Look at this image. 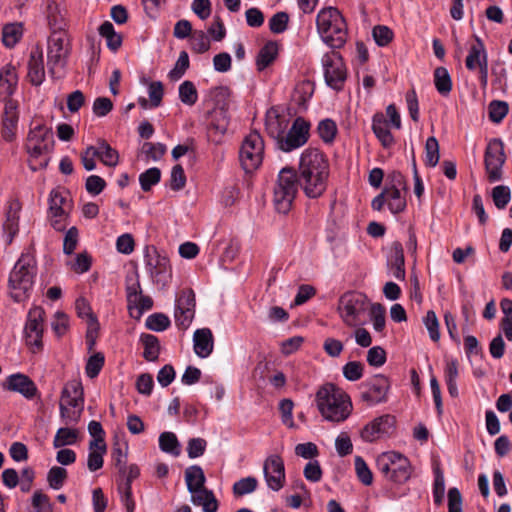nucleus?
Returning a JSON list of instances; mask_svg holds the SVG:
<instances>
[{
    "label": "nucleus",
    "instance_id": "1",
    "mask_svg": "<svg viewBox=\"0 0 512 512\" xmlns=\"http://www.w3.org/2000/svg\"><path fill=\"white\" fill-rule=\"evenodd\" d=\"M329 164L318 149H306L299 162L298 181L304 194L311 199L319 198L327 188Z\"/></svg>",
    "mask_w": 512,
    "mask_h": 512
},
{
    "label": "nucleus",
    "instance_id": "2",
    "mask_svg": "<svg viewBox=\"0 0 512 512\" xmlns=\"http://www.w3.org/2000/svg\"><path fill=\"white\" fill-rule=\"evenodd\" d=\"M317 408L325 420L343 422L352 412L349 395L333 383L322 385L315 396Z\"/></svg>",
    "mask_w": 512,
    "mask_h": 512
},
{
    "label": "nucleus",
    "instance_id": "3",
    "mask_svg": "<svg viewBox=\"0 0 512 512\" xmlns=\"http://www.w3.org/2000/svg\"><path fill=\"white\" fill-rule=\"evenodd\" d=\"M36 274L35 257L30 253H23L10 272L8 280L10 295L16 302L23 301L28 297Z\"/></svg>",
    "mask_w": 512,
    "mask_h": 512
},
{
    "label": "nucleus",
    "instance_id": "4",
    "mask_svg": "<svg viewBox=\"0 0 512 512\" xmlns=\"http://www.w3.org/2000/svg\"><path fill=\"white\" fill-rule=\"evenodd\" d=\"M318 33L322 40L332 49H339L347 39V25L338 9H322L316 18Z\"/></svg>",
    "mask_w": 512,
    "mask_h": 512
},
{
    "label": "nucleus",
    "instance_id": "5",
    "mask_svg": "<svg viewBox=\"0 0 512 512\" xmlns=\"http://www.w3.org/2000/svg\"><path fill=\"white\" fill-rule=\"evenodd\" d=\"M54 145L53 133L44 124L31 128L26 139L25 149L30 156L29 167L32 171L43 169L48 165V159H40L51 152Z\"/></svg>",
    "mask_w": 512,
    "mask_h": 512
},
{
    "label": "nucleus",
    "instance_id": "6",
    "mask_svg": "<svg viewBox=\"0 0 512 512\" xmlns=\"http://www.w3.org/2000/svg\"><path fill=\"white\" fill-rule=\"evenodd\" d=\"M300 187L298 174L294 168H282L274 187V205L279 213L286 214L290 211L294 199Z\"/></svg>",
    "mask_w": 512,
    "mask_h": 512
},
{
    "label": "nucleus",
    "instance_id": "7",
    "mask_svg": "<svg viewBox=\"0 0 512 512\" xmlns=\"http://www.w3.org/2000/svg\"><path fill=\"white\" fill-rule=\"evenodd\" d=\"M69 53L70 44L66 31L51 32L48 38L47 65L53 77L65 68Z\"/></svg>",
    "mask_w": 512,
    "mask_h": 512
},
{
    "label": "nucleus",
    "instance_id": "8",
    "mask_svg": "<svg viewBox=\"0 0 512 512\" xmlns=\"http://www.w3.org/2000/svg\"><path fill=\"white\" fill-rule=\"evenodd\" d=\"M145 267L153 283L165 289L171 279V266L168 257L161 255L155 246L144 249Z\"/></svg>",
    "mask_w": 512,
    "mask_h": 512
},
{
    "label": "nucleus",
    "instance_id": "9",
    "mask_svg": "<svg viewBox=\"0 0 512 512\" xmlns=\"http://www.w3.org/2000/svg\"><path fill=\"white\" fill-rule=\"evenodd\" d=\"M369 304L368 297L361 292H347L338 302V311L343 322L349 327H355L359 316L364 313Z\"/></svg>",
    "mask_w": 512,
    "mask_h": 512
},
{
    "label": "nucleus",
    "instance_id": "10",
    "mask_svg": "<svg viewBox=\"0 0 512 512\" xmlns=\"http://www.w3.org/2000/svg\"><path fill=\"white\" fill-rule=\"evenodd\" d=\"M264 154V142L259 133H250L243 141L239 159L243 170L252 173L259 168Z\"/></svg>",
    "mask_w": 512,
    "mask_h": 512
},
{
    "label": "nucleus",
    "instance_id": "11",
    "mask_svg": "<svg viewBox=\"0 0 512 512\" xmlns=\"http://www.w3.org/2000/svg\"><path fill=\"white\" fill-rule=\"evenodd\" d=\"M506 161L504 144L498 138L491 139L485 149L484 164L488 181L493 183L503 177L502 168Z\"/></svg>",
    "mask_w": 512,
    "mask_h": 512
},
{
    "label": "nucleus",
    "instance_id": "12",
    "mask_svg": "<svg viewBox=\"0 0 512 512\" xmlns=\"http://www.w3.org/2000/svg\"><path fill=\"white\" fill-rule=\"evenodd\" d=\"M309 131L310 123L303 117H297L290 129L279 138L276 147L283 152H291L307 143Z\"/></svg>",
    "mask_w": 512,
    "mask_h": 512
},
{
    "label": "nucleus",
    "instance_id": "13",
    "mask_svg": "<svg viewBox=\"0 0 512 512\" xmlns=\"http://www.w3.org/2000/svg\"><path fill=\"white\" fill-rule=\"evenodd\" d=\"M3 104L1 114V137L6 142H13L17 138L20 117V104L14 98L0 99Z\"/></svg>",
    "mask_w": 512,
    "mask_h": 512
},
{
    "label": "nucleus",
    "instance_id": "14",
    "mask_svg": "<svg viewBox=\"0 0 512 512\" xmlns=\"http://www.w3.org/2000/svg\"><path fill=\"white\" fill-rule=\"evenodd\" d=\"M45 312L41 307H34L28 313L25 325V341L33 353L39 352L43 347V321Z\"/></svg>",
    "mask_w": 512,
    "mask_h": 512
},
{
    "label": "nucleus",
    "instance_id": "15",
    "mask_svg": "<svg viewBox=\"0 0 512 512\" xmlns=\"http://www.w3.org/2000/svg\"><path fill=\"white\" fill-rule=\"evenodd\" d=\"M326 84L334 90H341L346 80V69L337 52L325 54L322 58Z\"/></svg>",
    "mask_w": 512,
    "mask_h": 512
},
{
    "label": "nucleus",
    "instance_id": "16",
    "mask_svg": "<svg viewBox=\"0 0 512 512\" xmlns=\"http://www.w3.org/2000/svg\"><path fill=\"white\" fill-rule=\"evenodd\" d=\"M195 293L191 288L183 289L176 296L174 318L176 325L181 329H187L195 315Z\"/></svg>",
    "mask_w": 512,
    "mask_h": 512
},
{
    "label": "nucleus",
    "instance_id": "17",
    "mask_svg": "<svg viewBox=\"0 0 512 512\" xmlns=\"http://www.w3.org/2000/svg\"><path fill=\"white\" fill-rule=\"evenodd\" d=\"M361 400L368 405H376L387 401V393L390 389L389 379L377 374L362 384Z\"/></svg>",
    "mask_w": 512,
    "mask_h": 512
},
{
    "label": "nucleus",
    "instance_id": "18",
    "mask_svg": "<svg viewBox=\"0 0 512 512\" xmlns=\"http://www.w3.org/2000/svg\"><path fill=\"white\" fill-rule=\"evenodd\" d=\"M395 426L396 418L393 415L384 414L366 424L360 436L363 441L371 443L383 436L391 435L395 431Z\"/></svg>",
    "mask_w": 512,
    "mask_h": 512
},
{
    "label": "nucleus",
    "instance_id": "19",
    "mask_svg": "<svg viewBox=\"0 0 512 512\" xmlns=\"http://www.w3.org/2000/svg\"><path fill=\"white\" fill-rule=\"evenodd\" d=\"M265 480L269 488L279 491L285 482L284 462L279 455H270L263 466Z\"/></svg>",
    "mask_w": 512,
    "mask_h": 512
},
{
    "label": "nucleus",
    "instance_id": "20",
    "mask_svg": "<svg viewBox=\"0 0 512 512\" xmlns=\"http://www.w3.org/2000/svg\"><path fill=\"white\" fill-rule=\"evenodd\" d=\"M3 388L20 393L26 399L34 398L38 393L35 383L25 374L15 373L8 376L3 383Z\"/></svg>",
    "mask_w": 512,
    "mask_h": 512
},
{
    "label": "nucleus",
    "instance_id": "21",
    "mask_svg": "<svg viewBox=\"0 0 512 512\" xmlns=\"http://www.w3.org/2000/svg\"><path fill=\"white\" fill-rule=\"evenodd\" d=\"M27 67V78L29 82L34 86L41 85L45 80V68L43 53L39 47H35L31 50Z\"/></svg>",
    "mask_w": 512,
    "mask_h": 512
},
{
    "label": "nucleus",
    "instance_id": "22",
    "mask_svg": "<svg viewBox=\"0 0 512 512\" xmlns=\"http://www.w3.org/2000/svg\"><path fill=\"white\" fill-rule=\"evenodd\" d=\"M387 266L395 279L399 281L405 280L406 271L404 251L402 244L398 241L392 243L390 254L387 258Z\"/></svg>",
    "mask_w": 512,
    "mask_h": 512
},
{
    "label": "nucleus",
    "instance_id": "23",
    "mask_svg": "<svg viewBox=\"0 0 512 512\" xmlns=\"http://www.w3.org/2000/svg\"><path fill=\"white\" fill-rule=\"evenodd\" d=\"M21 209L18 201H12L6 211V219L3 223V232L6 236V243L11 244L14 236L19 230V211Z\"/></svg>",
    "mask_w": 512,
    "mask_h": 512
},
{
    "label": "nucleus",
    "instance_id": "24",
    "mask_svg": "<svg viewBox=\"0 0 512 512\" xmlns=\"http://www.w3.org/2000/svg\"><path fill=\"white\" fill-rule=\"evenodd\" d=\"M475 42L470 46L465 60V66L469 71H475L482 63L488 62L485 45L481 38L474 35Z\"/></svg>",
    "mask_w": 512,
    "mask_h": 512
},
{
    "label": "nucleus",
    "instance_id": "25",
    "mask_svg": "<svg viewBox=\"0 0 512 512\" xmlns=\"http://www.w3.org/2000/svg\"><path fill=\"white\" fill-rule=\"evenodd\" d=\"M194 351L201 358L208 357L213 351V335L209 328L197 329L193 335Z\"/></svg>",
    "mask_w": 512,
    "mask_h": 512
},
{
    "label": "nucleus",
    "instance_id": "26",
    "mask_svg": "<svg viewBox=\"0 0 512 512\" xmlns=\"http://www.w3.org/2000/svg\"><path fill=\"white\" fill-rule=\"evenodd\" d=\"M393 462L389 480L399 484L406 482L411 476V465L408 458L396 452Z\"/></svg>",
    "mask_w": 512,
    "mask_h": 512
},
{
    "label": "nucleus",
    "instance_id": "27",
    "mask_svg": "<svg viewBox=\"0 0 512 512\" xmlns=\"http://www.w3.org/2000/svg\"><path fill=\"white\" fill-rule=\"evenodd\" d=\"M372 130L383 147L389 148L394 143V137L388 129V122L382 113H376L372 119Z\"/></svg>",
    "mask_w": 512,
    "mask_h": 512
},
{
    "label": "nucleus",
    "instance_id": "28",
    "mask_svg": "<svg viewBox=\"0 0 512 512\" xmlns=\"http://www.w3.org/2000/svg\"><path fill=\"white\" fill-rule=\"evenodd\" d=\"M191 494L192 503L201 506L204 512H217L219 503L212 490L205 487Z\"/></svg>",
    "mask_w": 512,
    "mask_h": 512
},
{
    "label": "nucleus",
    "instance_id": "29",
    "mask_svg": "<svg viewBox=\"0 0 512 512\" xmlns=\"http://www.w3.org/2000/svg\"><path fill=\"white\" fill-rule=\"evenodd\" d=\"M185 482L190 493H195L205 488L206 477L203 469L199 465H192L186 468Z\"/></svg>",
    "mask_w": 512,
    "mask_h": 512
},
{
    "label": "nucleus",
    "instance_id": "30",
    "mask_svg": "<svg viewBox=\"0 0 512 512\" xmlns=\"http://www.w3.org/2000/svg\"><path fill=\"white\" fill-rule=\"evenodd\" d=\"M46 13L51 32L65 31V11H63L55 1L48 3Z\"/></svg>",
    "mask_w": 512,
    "mask_h": 512
},
{
    "label": "nucleus",
    "instance_id": "31",
    "mask_svg": "<svg viewBox=\"0 0 512 512\" xmlns=\"http://www.w3.org/2000/svg\"><path fill=\"white\" fill-rule=\"evenodd\" d=\"M278 54V45L274 41L267 42L259 51L256 58L258 71H263L276 59Z\"/></svg>",
    "mask_w": 512,
    "mask_h": 512
},
{
    "label": "nucleus",
    "instance_id": "32",
    "mask_svg": "<svg viewBox=\"0 0 512 512\" xmlns=\"http://www.w3.org/2000/svg\"><path fill=\"white\" fill-rule=\"evenodd\" d=\"M231 91L226 86H218L210 90V97L213 101L217 114L228 112L230 106Z\"/></svg>",
    "mask_w": 512,
    "mask_h": 512
},
{
    "label": "nucleus",
    "instance_id": "33",
    "mask_svg": "<svg viewBox=\"0 0 512 512\" xmlns=\"http://www.w3.org/2000/svg\"><path fill=\"white\" fill-rule=\"evenodd\" d=\"M288 120L280 115L268 116L266 120V132L277 144L279 138L287 131Z\"/></svg>",
    "mask_w": 512,
    "mask_h": 512
},
{
    "label": "nucleus",
    "instance_id": "34",
    "mask_svg": "<svg viewBox=\"0 0 512 512\" xmlns=\"http://www.w3.org/2000/svg\"><path fill=\"white\" fill-rule=\"evenodd\" d=\"M140 341L144 346L143 357L145 360L154 362L158 359L160 353V343L156 336L143 333Z\"/></svg>",
    "mask_w": 512,
    "mask_h": 512
},
{
    "label": "nucleus",
    "instance_id": "35",
    "mask_svg": "<svg viewBox=\"0 0 512 512\" xmlns=\"http://www.w3.org/2000/svg\"><path fill=\"white\" fill-rule=\"evenodd\" d=\"M96 149L98 150L97 158H99L104 165L115 167L118 164L119 154L117 150L112 148L105 140H99Z\"/></svg>",
    "mask_w": 512,
    "mask_h": 512
},
{
    "label": "nucleus",
    "instance_id": "36",
    "mask_svg": "<svg viewBox=\"0 0 512 512\" xmlns=\"http://www.w3.org/2000/svg\"><path fill=\"white\" fill-rule=\"evenodd\" d=\"M22 34L23 27L21 23L7 24L3 27L2 42L6 47L12 48L19 42Z\"/></svg>",
    "mask_w": 512,
    "mask_h": 512
},
{
    "label": "nucleus",
    "instance_id": "37",
    "mask_svg": "<svg viewBox=\"0 0 512 512\" xmlns=\"http://www.w3.org/2000/svg\"><path fill=\"white\" fill-rule=\"evenodd\" d=\"M180 442L177 436L173 432H163L159 436V448L168 454L173 456H179L181 453Z\"/></svg>",
    "mask_w": 512,
    "mask_h": 512
},
{
    "label": "nucleus",
    "instance_id": "38",
    "mask_svg": "<svg viewBox=\"0 0 512 512\" xmlns=\"http://www.w3.org/2000/svg\"><path fill=\"white\" fill-rule=\"evenodd\" d=\"M434 84L437 91L443 96H446L451 92L452 80L445 67H437L434 70Z\"/></svg>",
    "mask_w": 512,
    "mask_h": 512
},
{
    "label": "nucleus",
    "instance_id": "39",
    "mask_svg": "<svg viewBox=\"0 0 512 512\" xmlns=\"http://www.w3.org/2000/svg\"><path fill=\"white\" fill-rule=\"evenodd\" d=\"M66 196L59 190H52L49 198V212L53 217L65 215Z\"/></svg>",
    "mask_w": 512,
    "mask_h": 512
},
{
    "label": "nucleus",
    "instance_id": "40",
    "mask_svg": "<svg viewBox=\"0 0 512 512\" xmlns=\"http://www.w3.org/2000/svg\"><path fill=\"white\" fill-rule=\"evenodd\" d=\"M179 98L188 106H193L198 99V92L193 82L186 80L179 86Z\"/></svg>",
    "mask_w": 512,
    "mask_h": 512
},
{
    "label": "nucleus",
    "instance_id": "41",
    "mask_svg": "<svg viewBox=\"0 0 512 512\" xmlns=\"http://www.w3.org/2000/svg\"><path fill=\"white\" fill-rule=\"evenodd\" d=\"M440 159L438 140L431 136L425 144V164L429 167H435Z\"/></svg>",
    "mask_w": 512,
    "mask_h": 512
},
{
    "label": "nucleus",
    "instance_id": "42",
    "mask_svg": "<svg viewBox=\"0 0 512 512\" xmlns=\"http://www.w3.org/2000/svg\"><path fill=\"white\" fill-rule=\"evenodd\" d=\"M160 180L161 171L157 167L149 168L139 176L140 186L144 192L150 191L151 187L159 183Z\"/></svg>",
    "mask_w": 512,
    "mask_h": 512
},
{
    "label": "nucleus",
    "instance_id": "43",
    "mask_svg": "<svg viewBox=\"0 0 512 512\" xmlns=\"http://www.w3.org/2000/svg\"><path fill=\"white\" fill-rule=\"evenodd\" d=\"M77 439V430L71 428H60L56 432V435L53 440V446L55 448H60L66 445H72L76 442Z\"/></svg>",
    "mask_w": 512,
    "mask_h": 512
},
{
    "label": "nucleus",
    "instance_id": "44",
    "mask_svg": "<svg viewBox=\"0 0 512 512\" xmlns=\"http://www.w3.org/2000/svg\"><path fill=\"white\" fill-rule=\"evenodd\" d=\"M171 322L167 315L163 313H154L147 317L146 319V327L149 330L155 332H162L166 330L170 326Z\"/></svg>",
    "mask_w": 512,
    "mask_h": 512
},
{
    "label": "nucleus",
    "instance_id": "45",
    "mask_svg": "<svg viewBox=\"0 0 512 512\" xmlns=\"http://www.w3.org/2000/svg\"><path fill=\"white\" fill-rule=\"evenodd\" d=\"M67 479V470L63 467L53 466L47 474V482L54 490H59L63 487Z\"/></svg>",
    "mask_w": 512,
    "mask_h": 512
},
{
    "label": "nucleus",
    "instance_id": "46",
    "mask_svg": "<svg viewBox=\"0 0 512 512\" xmlns=\"http://www.w3.org/2000/svg\"><path fill=\"white\" fill-rule=\"evenodd\" d=\"M105 357L101 352H96L90 356L85 366L86 375L93 379L97 377L104 366Z\"/></svg>",
    "mask_w": 512,
    "mask_h": 512
},
{
    "label": "nucleus",
    "instance_id": "47",
    "mask_svg": "<svg viewBox=\"0 0 512 512\" xmlns=\"http://www.w3.org/2000/svg\"><path fill=\"white\" fill-rule=\"evenodd\" d=\"M212 120L209 124L210 131H214L219 135L225 134L229 126V115L227 111L223 114H217L216 109L211 113Z\"/></svg>",
    "mask_w": 512,
    "mask_h": 512
},
{
    "label": "nucleus",
    "instance_id": "48",
    "mask_svg": "<svg viewBox=\"0 0 512 512\" xmlns=\"http://www.w3.org/2000/svg\"><path fill=\"white\" fill-rule=\"evenodd\" d=\"M386 195L388 208L393 214H398L405 210L406 200L401 196V190H389Z\"/></svg>",
    "mask_w": 512,
    "mask_h": 512
},
{
    "label": "nucleus",
    "instance_id": "49",
    "mask_svg": "<svg viewBox=\"0 0 512 512\" xmlns=\"http://www.w3.org/2000/svg\"><path fill=\"white\" fill-rule=\"evenodd\" d=\"M492 199L498 209H504L511 200V190L508 186L498 185L492 189Z\"/></svg>",
    "mask_w": 512,
    "mask_h": 512
},
{
    "label": "nucleus",
    "instance_id": "50",
    "mask_svg": "<svg viewBox=\"0 0 512 512\" xmlns=\"http://www.w3.org/2000/svg\"><path fill=\"white\" fill-rule=\"evenodd\" d=\"M434 485H433V497L435 504H441L445 494V479L443 472L439 465L434 468Z\"/></svg>",
    "mask_w": 512,
    "mask_h": 512
},
{
    "label": "nucleus",
    "instance_id": "51",
    "mask_svg": "<svg viewBox=\"0 0 512 512\" xmlns=\"http://www.w3.org/2000/svg\"><path fill=\"white\" fill-rule=\"evenodd\" d=\"M318 134L320 138L325 143H331L337 133L336 123L331 119H324L319 122L317 127Z\"/></svg>",
    "mask_w": 512,
    "mask_h": 512
},
{
    "label": "nucleus",
    "instance_id": "52",
    "mask_svg": "<svg viewBox=\"0 0 512 512\" xmlns=\"http://www.w3.org/2000/svg\"><path fill=\"white\" fill-rule=\"evenodd\" d=\"M489 118L494 123H500L507 115L509 106L507 102L500 100H493L489 104Z\"/></svg>",
    "mask_w": 512,
    "mask_h": 512
},
{
    "label": "nucleus",
    "instance_id": "53",
    "mask_svg": "<svg viewBox=\"0 0 512 512\" xmlns=\"http://www.w3.org/2000/svg\"><path fill=\"white\" fill-rule=\"evenodd\" d=\"M289 15L284 11L275 13L269 20V29L272 33L281 34L286 31Z\"/></svg>",
    "mask_w": 512,
    "mask_h": 512
},
{
    "label": "nucleus",
    "instance_id": "54",
    "mask_svg": "<svg viewBox=\"0 0 512 512\" xmlns=\"http://www.w3.org/2000/svg\"><path fill=\"white\" fill-rule=\"evenodd\" d=\"M370 318L376 331L381 332L385 327V308L380 303L370 305Z\"/></svg>",
    "mask_w": 512,
    "mask_h": 512
},
{
    "label": "nucleus",
    "instance_id": "55",
    "mask_svg": "<svg viewBox=\"0 0 512 512\" xmlns=\"http://www.w3.org/2000/svg\"><path fill=\"white\" fill-rule=\"evenodd\" d=\"M189 56L186 51H181L174 68L169 72L171 80H179L189 68Z\"/></svg>",
    "mask_w": 512,
    "mask_h": 512
},
{
    "label": "nucleus",
    "instance_id": "56",
    "mask_svg": "<svg viewBox=\"0 0 512 512\" xmlns=\"http://www.w3.org/2000/svg\"><path fill=\"white\" fill-rule=\"evenodd\" d=\"M257 479L254 477L242 478L233 485V493L236 496H243L252 493L257 488Z\"/></svg>",
    "mask_w": 512,
    "mask_h": 512
},
{
    "label": "nucleus",
    "instance_id": "57",
    "mask_svg": "<svg viewBox=\"0 0 512 512\" xmlns=\"http://www.w3.org/2000/svg\"><path fill=\"white\" fill-rule=\"evenodd\" d=\"M372 35L380 47L388 45L393 39V31L385 25H376L372 30Z\"/></svg>",
    "mask_w": 512,
    "mask_h": 512
},
{
    "label": "nucleus",
    "instance_id": "58",
    "mask_svg": "<svg viewBox=\"0 0 512 512\" xmlns=\"http://www.w3.org/2000/svg\"><path fill=\"white\" fill-rule=\"evenodd\" d=\"M191 49L196 53H205L210 48V41L201 30H196L191 37Z\"/></svg>",
    "mask_w": 512,
    "mask_h": 512
},
{
    "label": "nucleus",
    "instance_id": "59",
    "mask_svg": "<svg viewBox=\"0 0 512 512\" xmlns=\"http://www.w3.org/2000/svg\"><path fill=\"white\" fill-rule=\"evenodd\" d=\"M385 190H404L407 191V183L404 175L399 171H392L386 177Z\"/></svg>",
    "mask_w": 512,
    "mask_h": 512
},
{
    "label": "nucleus",
    "instance_id": "60",
    "mask_svg": "<svg viewBox=\"0 0 512 512\" xmlns=\"http://www.w3.org/2000/svg\"><path fill=\"white\" fill-rule=\"evenodd\" d=\"M355 470L357 477L364 485L368 486L372 484V472L361 456L355 457Z\"/></svg>",
    "mask_w": 512,
    "mask_h": 512
},
{
    "label": "nucleus",
    "instance_id": "61",
    "mask_svg": "<svg viewBox=\"0 0 512 512\" xmlns=\"http://www.w3.org/2000/svg\"><path fill=\"white\" fill-rule=\"evenodd\" d=\"M424 325L426 326L432 341L437 342L440 339L439 321L436 313L429 310L424 317Z\"/></svg>",
    "mask_w": 512,
    "mask_h": 512
},
{
    "label": "nucleus",
    "instance_id": "62",
    "mask_svg": "<svg viewBox=\"0 0 512 512\" xmlns=\"http://www.w3.org/2000/svg\"><path fill=\"white\" fill-rule=\"evenodd\" d=\"M142 151L148 158L158 161L165 155L167 147L163 143L145 142L142 146Z\"/></svg>",
    "mask_w": 512,
    "mask_h": 512
},
{
    "label": "nucleus",
    "instance_id": "63",
    "mask_svg": "<svg viewBox=\"0 0 512 512\" xmlns=\"http://www.w3.org/2000/svg\"><path fill=\"white\" fill-rule=\"evenodd\" d=\"M207 447V441L203 438H191L188 440L187 443V454L188 457L191 459L198 458L202 456Z\"/></svg>",
    "mask_w": 512,
    "mask_h": 512
},
{
    "label": "nucleus",
    "instance_id": "64",
    "mask_svg": "<svg viewBox=\"0 0 512 512\" xmlns=\"http://www.w3.org/2000/svg\"><path fill=\"white\" fill-rule=\"evenodd\" d=\"M364 366L359 361H350L343 366V375L349 381H357L363 376Z\"/></svg>",
    "mask_w": 512,
    "mask_h": 512
}]
</instances>
